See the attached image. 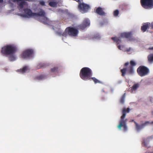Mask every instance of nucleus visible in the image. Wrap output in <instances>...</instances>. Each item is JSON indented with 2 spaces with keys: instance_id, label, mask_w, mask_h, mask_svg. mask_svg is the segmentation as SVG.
I'll list each match as a JSON object with an SVG mask.
<instances>
[{
  "instance_id": "f257e3e1",
  "label": "nucleus",
  "mask_w": 153,
  "mask_h": 153,
  "mask_svg": "<svg viewBox=\"0 0 153 153\" xmlns=\"http://www.w3.org/2000/svg\"><path fill=\"white\" fill-rule=\"evenodd\" d=\"M92 71L89 68H83L80 71L79 76L82 79L87 81L91 79L96 83V78L92 77Z\"/></svg>"
},
{
  "instance_id": "f03ea898",
  "label": "nucleus",
  "mask_w": 153,
  "mask_h": 153,
  "mask_svg": "<svg viewBox=\"0 0 153 153\" xmlns=\"http://www.w3.org/2000/svg\"><path fill=\"white\" fill-rule=\"evenodd\" d=\"M133 35L132 32L131 31L124 32L120 34V37H112L111 39L116 43L117 45H118L121 42V38H122L128 39L129 41L134 40L135 39L133 37Z\"/></svg>"
},
{
  "instance_id": "7ed1b4c3",
  "label": "nucleus",
  "mask_w": 153,
  "mask_h": 153,
  "mask_svg": "<svg viewBox=\"0 0 153 153\" xmlns=\"http://www.w3.org/2000/svg\"><path fill=\"white\" fill-rule=\"evenodd\" d=\"M130 65L127 66L129 65L128 62H126L124 64V66L127 67L124 68L121 70L122 73V76H125L126 73L129 74H131L134 73V67L135 66L136 64V63L133 60H131L130 62Z\"/></svg>"
},
{
  "instance_id": "20e7f679",
  "label": "nucleus",
  "mask_w": 153,
  "mask_h": 153,
  "mask_svg": "<svg viewBox=\"0 0 153 153\" xmlns=\"http://www.w3.org/2000/svg\"><path fill=\"white\" fill-rule=\"evenodd\" d=\"M130 111V108H128L127 109L124 108L122 110L123 115L121 117V119L120 121V123L117 126V128L119 129H121L122 127H123L124 131H126L127 127L126 126V119L124 120L126 113H128Z\"/></svg>"
},
{
  "instance_id": "39448f33",
  "label": "nucleus",
  "mask_w": 153,
  "mask_h": 153,
  "mask_svg": "<svg viewBox=\"0 0 153 153\" xmlns=\"http://www.w3.org/2000/svg\"><path fill=\"white\" fill-rule=\"evenodd\" d=\"M17 51V47L13 45H9L2 48L1 52L5 55H10L15 53Z\"/></svg>"
},
{
  "instance_id": "423d86ee",
  "label": "nucleus",
  "mask_w": 153,
  "mask_h": 153,
  "mask_svg": "<svg viewBox=\"0 0 153 153\" xmlns=\"http://www.w3.org/2000/svg\"><path fill=\"white\" fill-rule=\"evenodd\" d=\"M78 10L82 13H88L91 9V7L89 4L82 2L78 4L77 7Z\"/></svg>"
},
{
  "instance_id": "0eeeda50",
  "label": "nucleus",
  "mask_w": 153,
  "mask_h": 153,
  "mask_svg": "<svg viewBox=\"0 0 153 153\" xmlns=\"http://www.w3.org/2000/svg\"><path fill=\"white\" fill-rule=\"evenodd\" d=\"M65 31V33H63V36L65 35L66 33H68L69 35L75 37L77 36L78 33L77 29L74 27H68L66 28Z\"/></svg>"
},
{
  "instance_id": "6e6552de",
  "label": "nucleus",
  "mask_w": 153,
  "mask_h": 153,
  "mask_svg": "<svg viewBox=\"0 0 153 153\" xmlns=\"http://www.w3.org/2000/svg\"><path fill=\"white\" fill-rule=\"evenodd\" d=\"M137 71L140 76H143L147 75L149 72V70L146 67L143 66H140L137 68Z\"/></svg>"
},
{
  "instance_id": "1a4fd4ad",
  "label": "nucleus",
  "mask_w": 153,
  "mask_h": 153,
  "mask_svg": "<svg viewBox=\"0 0 153 153\" xmlns=\"http://www.w3.org/2000/svg\"><path fill=\"white\" fill-rule=\"evenodd\" d=\"M24 12L23 14H19V15L20 16L24 17L30 18L34 16L35 13H33L31 10L28 8L23 9V10Z\"/></svg>"
},
{
  "instance_id": "9d476101",
  "label": "nucleus",
  "mask_w": 153,
  "mask_h": 153,
  "mask_svg": "<svg viewBox=\"0 0 153 153\" xmlns=\"http://www.w3.org/2000/svg\"><path fill=\"white\" fill-rule=\"evenodd\" d=\"M141 4L145 9L153 7V0H140Z\"/></svg>"
},
{
  "instance_id": "9b49d317",
  "label": "nucleus",
  "mask_w": 153,
  "mask_h": 153,
  "mask_svg": "<svg viewBox=\"0 0 153 153\" xmlns=\"http://www.w3.org/2000/svg\"><path fill=\"white\" fill-rule=\"evenodd\" d=\"M33 51L31 49L25 50L21 54V57L23 59H26L31 56L33 54Z\"/></svg>"
},
{
  "instance_id": "f8f14e48",
  "label": "nucleus",
  "mask_w": 153,
  "mask_h": 153,
  "mask_svg": "<svg viewBox=\"0 0 153 153\" xmlns=\"http://www.w3.org/2000/svg\"><path fill=\"white\" fill-rule=\"evenodd\" d=\"M90 25L89 20L88 19H86L84 20L82 24L78 26L77 28L78 29L84 30L86 27L89 26Z\"/></svg>"
},
{
  "instance_id": "ddd939ff",
  "label": "nucleus",
  "mask_w": 153,
  "mask_h": 153,
  "mask_svg": "<svg viewBox=\"0 0 153 153\" xmlns=\"http://www.w3.org/2000/svg\"><path fill=\"white\" fill-rule=\"evenodd\" d=\"M40 22L45 25H50L51 24L52 22L46 16L43 17L42 19H39Z\"/></svg>"
},
{
  "instance_id": "4468645a",
  "label": "nucleus",
  "mask_w": 153,
  "mask_h": 153,
  "mask_svg": "<svg viewBox=\"0 0 153 153\" xmlns=\"http://www.w3.org/2000/svg\"><path fill=\"white\" fill-rule=\"evenodd\" d=\"M46 13L45 11L42 9H40L38 13H34V16H39L43 17L46 16Z\"/></svg>"
},
{
  "instance_id": "2eb2a0df",
  "label": "nucleus",
  "mask_w": 153,
  "mask_h": 153,
  "mask_svg": "<svg viewBox=\"0 0 153 153\" xmlns=\"http://www.w3.org/2000/svg\"><path fill=\"white\" fill-rule=\"evenodd\" d=\"M96 13L101 16H105V13L103 11L102 9L99 7L96 9Z\"/></svg>"
},
{
  "instance_id": "dca6fc26",
  "label": "nucleus",
  "mask_w": 153,
  "mask_h": 153,
  "mask_svg": "<svg viewBox=\"0 0 153 153\" xmlns=\"http://www.w3.org/2000/svg\"><path fill=\"white\" fill-rule=\"evenodd\" d=\"M150 24L146 23L143 24L141 27V30L143 32L146 31L147 29L149 28L150 27Z\"/></svg>"
},
{
  "instance_id": "f3484780",
  "label": "nucleus",
  "mask_w": 153,
  "mask_h": 153,
  "mask_svg": "<svg viewBox=\"0 0 153 153\" xmlns=\"http://www.w3.org/2000/svg\"><path fill=\"white\" fill-rule=\"evenodd\" d=\"M134 123L136 125V128L137 130H139L140 129L143 128L144 126H145L147 123H148L149 122H147L145 123L144 124H143L141 125H139L138 124L135 122H134Z\"/></svg>"
},
{
  "instance_id": "a211bd4d",
  "label": "nucleus",
  "mask_w": 153,
  "mask_h": 153,
  "mask_svg": "<svg viewBox=\"0 0 153 153\" xmlns=\"http://www.w3.org/2000/svg\"><path fill=\"white\" fill-rule=\"evenodd\" d=\"M60 69L59 67H55L52 68L51 69V71L52 72L56 73H58Z\"/></svg>"
},
{
  "instance_id": "6ab92c4d",
  "label": "nucleus",
  "mask_w": 153,
  "mask_h": 153,
  "mask_svg": "<svg viewBox=\"0 0 153 153\" xmlns=\"http://www.w3.org/2000/svg\"><path fill=\"white\" fill-rule=\"evenodd\" d=\"M139 85L138 83L134 84L131 88V92H133V91H135L139 88Z\"/></svg>"
},
{
  "instance_id": "aec40b11",
  "label": "nucleus",
  "mask_w": 153,
  "mask_h": 153,
  "mask_svg": "<svg viewBox=\"0 0 153 153\" xmlns=\"http://www.w3.org/2000/svg\"><path fill=\"white\" fill-rule=\"evenodd\" d=\"M45 76L44 75H41L36 77L34 78L35 80H40L45 79Z\"/></svg>"
},
{
  "instance_id": "412c9836",
  "label": "nucleus",
  "mask_w": 153,
  "mask_h": 153,
  "mask_svg": "<svg viewBox=\"0 0 153 153\" xmlns=\"http://www.w3.org/2000/svg\"><path fill=\"white\" fill-rule=\"evenodd\" d=\"M28 69V67L27 66L24 67L22 69H20L19 71L22 73H25L26 71Z\"/></svg>"
},
{
  "instance_id": "4be33fe9",
  "label": "nucleus",
  "mask_w": 153,
  "mask_h": 153,
  "mask_svg": "<svg viewBox=\"0 0 153 153\" xmlns=\"http://www.w3.org/2000/svg\"><path fill=\"white\" fill-rule=\"evenodd\" d=\"M46 65L45 63H40L38 65L37 68L38 69H40L46 67Z\"/></svg>"
},
{
  "instance_id": "5701e85b",
  "label": "nucleus",
  "mask_w": 153,
  "mask_h": 153,
  "mask_svg": "<svg viewBox=\"0 0 153 153\" xmlns=\"http://www.w3.org/2000/svg\"><path fill=\"white\" fill-rule=\"evenodd\" d=\"M148 59L149 62H153V54H151L148 56Z\"/></svg>"
},
{
  "instance_id": "b1692460",
  "label": "nucleus",
  "mask_w": 153,
  "mask_h": 153,
  "mask_svg": "<svg viewBox=\"0 0 153 153\" xmlns=\"http://www.w3.org/2000/svg\"><path fill=\"white\" fill-rule=\"evenodd\" d=\"M125 93L121 97L120 102V103L122 104H123L124 102L125 98Z\"/></svg>"
},
{
  "instance_id": "393cba45",
  "label": "nucleus",
  "mask_w": 153,
  "mask_h": 153,
  "mask_svg": "<svg viewBox=\"0 0 153 153\" xmlns=\"http://www.w3.org/2000/svg\"><path fill=\"white\" fill-rule=\"evenodd\" d=\"M9 59L10 61H14L16 59V57L14 55H11L9 57Z\"/></svg>"
},
{
  "instance_id": "a878e982",
  "label": "nucleus",
  "mask_w": 153,
  "mask_h": 153,
  "mask_svg": "<svg viewBox=\"0 0 153 153\" xmlns=\"http://www.w3.org/2000/svg\"><path fill=\"white\" fill-rule=\"evenodd\" d=\"M49 4L51 7H54L56 5V3L54 1H50Z\"/></svg>"
},
{
  "instance_id": "bb28decb",
  "label": "nucleus",
  "mask_w": 153,
  "mask_h": 153,
  "mask_svg": "<svg viewBox=\"0 0 153 153\" xmlns=\"http://www.w3.org/2000/svg\"><path fill=\"white\" fill-rule=\"evenodd\" d=\"M119 11L118 10H115L114 12V15L115 16H117L119 14Z\"/></svg>"
},
{
  "instance_id": "cd10ccee",
  "label": "nucleus",
  "mask_w": 153,
  "mask_h": 153,
  "mask_svg": "<svg viewBox=\"0 0 153 153\" xmlns=\"http://www.w3.org/2000/svg\"><path fill=\"white\" fill-rule=\"evenodd\" d=\"M39 4H40L42 6L45 5V2L43 1H39Z\"/></svg>"
},
{
  "instance_id": "c85d7f7f",
  "label": "nucleus",
  "mask_w": 153,
  "mask_h": 153,
  "mask_svg": "<svg viewBox=\"0 0 153 153\" xmlns=\"http://www.w3.org/2000/svg\"><path fill=\"white\" fill-rule=\"evenodd\" d=\"M101 38V36L99 34H96V39H100Z\"/></svg>"
},
{
  "instance_id": "c756f323",
  "label": "nucleus",
  "mask_w": 153,
  "mask_h": 153,
  "mask_svg": "<svg viewBox=\"0 0 153 153\" xmlns=\"http://www.w3.org/2000/svg\"><path fill=\"white\" fill-rule=\"evenodd\" d=\"M101 83V84L102 83V82L99 81L98 80L96 79V83Z\"/></svg>"
},
{
  "instance_id": "7c9ffc66",
  "label": "nucleus",
  "mask_w": 153,
  "mask_h": 153,
  "mask_svg": "<svg viewBox=\"0 0 153 153\" xmlns=\"http://www.w3.org/2000/svg\"><path fill=\"white\" fill-rule=\"evenodd\" d=\"M131 48H128L126 49V51L127 52H129L130 51Z\"/></svg>"
},
{
  "instance_id": "2f4dec72",
  "label": "nucleus",
  "mask_w": 153,
  "mask_h": 153,
  "mask_svg": "<svg viewBox=\"0 0 153 153\" xmlns=\"http://www.w3.org/2000/svg\"><path fill=\"white\" fill-rule=\"evenodd\" d=\"M117 47L118 48L120 49V50H121V46L120 45H118L117 46Z\"/></svg>"
},
{
  "instance_id": "473e14b6",
  "label": "nucleus",
  "mask_w": 153,
  "mask_h": 153,
  "mask_svg": "<svg viewBox=\"0 0 153 153\" xmlns=\"http://www.w3.org/2000/svg\"><path fill=\"white\" fill-rule=\"evenodd\" d=\"M149 49L150 50H153V47H152L149 48Z\"/></svg>"
},
{
  "instance_id": "72a5a7b5",
  "label": "nucleus",
  "mask_w": 153,
  "mask_h": 153,
  "mask_svg": "<svg viewBox=\"0 0 153 153\" xmlns=\"http://www.w3.org/2000/svg\"><path fill=\"white\" fill-rule=\"evenodd\" d=\"M151 27L153 29V22L151 23Z\"/></svg>"
},
{
  "instance_id": "f704fd0d",
  "label": "nucleus",
  "mask_w": 153,
  "mask_h": 153,
  "mask_svg": "<svg viewBox=\"0 0 153 153\" xmlns=\"http://www.w3.org/2000/svg\"><path fill=\"white\" fill-rule=\"evenodd\" d=\"M4 0H0V3H2L3 2Z\"/></svg>"
},
{
  "instance_id": "c9c22d12",
  "label": "nucleus",
  "mask_w": 153,
  "mask_h": 153,
  "mask_svg": "<svg viewBox=\"0 0 153 153\" xmlns=\"http://www.w3.org/2000/svg\"><path fill=\"white\" fill-rule=\"evenodd\" d=\"M152 114L153 115V111L152 112Z\"/></svg>"
},
{
  "instance_id": "e433bc0d",
  "label": "nucleus",
  "mask_w": 153,
  "mask_h": 153,
  "mask_svg": "<svg viewBox=\"0 0 153 153\" xmlns=\"http://www.w3.org/2000/svg\"><path fill=\"white\" fill-rule=\"evenodd\" d=\"M152 123H153V122Z\"/></svg>"
}]
</instances>
